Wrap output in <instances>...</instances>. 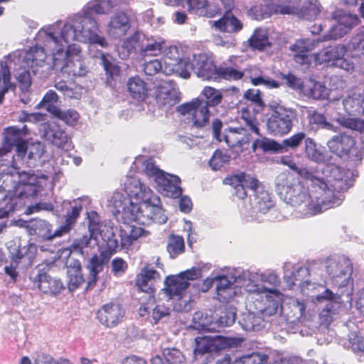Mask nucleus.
<instances>
[{"instance_id":"obj_10","label":"nucleus","mask_w":364,"mask_h":364,"mask_svg":"<svg viewBox=\"0 0 364 364\" xmlns=\"http://www.w3.org/2000/svg\"><path fill=\"white\" fill-rule=\"evenodd\" d=\"M36 249L35 247H23L17 250L16 254L12 255L10 266H6L4 271L13 280H16L18 276L16 267L19 264L23 266H30L33 264L36 257Z\"/></svg>"},{"instance_id":"obj_36","label":"nucleus","mask_w":364,"mask_h":364,"mask_svg":"<svg viewBox=\"0 0 364 364\" xmlns=\"http://www.w3.org/2000/svg\"><path fill=\"white\" fill-rule=\"evenodd\" d=\"M166 250L171 258H176L185 251V242L182 236L171 234L169 235Z\"/></svg>"},{"instance_id":"obj_2","label":"nucleus","mask_w":364,"mask_h":364,"mask_svg":"<svg viewBox=\"0 0 364 364\" xmlns=\"http://www.w3.org/2000/svg\"><path fill=\"white\" fill-rule=\"evenodd\" d=\"M16 154L13 156L11 167L13 171L11 175L17 174L18 181L14 187L13 196L18 198H34L38 192L43 189L42 180L46 181L48 177L41 174L37 176L33 173L21 171V166L23 164L24 158L28 152V143L26 140L16 144Z\"/></svg>"},{"instance_id":"obj_31","label":"nucleus","mask_w":364,"mask_h":364,"mask_svg":"<svg viewBox=\"0 0 364 364\" xmlns=\"http://www.w3.org/2000/svg\"><path fill=\"white\" fill-rule=\"evenodd\" d=\"M216 284L217 299L220 302H226L232 296V283L227 276L223 275L214 279Z\"/></svg>"},{"instance_id":"obj_13","label":"nucleus","mask_w":364,"mask_h":364,"mask_svg":"<svg viewBox=\"0 0 364 364\" xmlns=\"http://www.w3.org/2000/svg\"><path fill=\"white\" fill-rule=\"evenodd\" d=\"M181 178L176 175L164 173L156 182L157 190L164 196L178 198L182 195Z\"/></svg>"},{"instance_id":"obj_8","label":"nucleus","mask_w":364,"mask_h":364,"mask_svg":"<svg viewBox=\"0 0 364 364\" xmlns=\"http://www.w3.org/2000/svg\"><path fill=\"white\" fill-rule=\"evenodd\" d=\"M326 269L332 284L339 288L348 284L353 272V264L348 258L338 257L328 260Z\"/></svg>"},{"instance_id":"obj_55","label":"nucleus","mask_w":364,"mask_h":364,"mask_svg":"<svg viewBox=\"0 0 364 364\" xmlns=\"http://www.w3.org/2000/svg\"><path fill=\"white\" fill-rule=\"evenodd\" d=\"M128 269L127 262L122 257H115L111 262V272L116 277H122Z\"/></svg>"},{"instance_id":"obj_21","label":"nucleus","mask_w":364,"mask_h":364,"mask_svg":"<svg viewBox=\"0 0 364 364\" xmlns=\"http://www.w3.org/2000/svg\"><path fill=\"white\" fill-rule=\"evenodd\" d=\"M224 140L230 147H242L252 140L248 130L242 127H230L224 135Z\"/></svg>"},{"instance_id":"obj_33","label":"nucleus","mask_w":364,"mask_h":364,"mask_svg":"<svg viewBox=\"0 0 364 364\" xmlns=\"http://www.w3.org/2000/svg\"><path fill=\"white\" fill-rule=\"evenodd\" d=\"M254 197L255 206L259 213H265L274 205L272 197L264 186L254 193Z\"/></svg>"},{"instance_id":"obj_24","label":"nucleus","mask_w":364,"mask_h":364,"mask_svg":"<svg viewBox=\"0 0 364 364\" xmlns=\"http://www.w3.org/2000/svg\"><path fill=\"white\" fill-rule=\"evenodd\" d=\"M343 105L348 115L360 116L364 114V95L353 92L343 99Z\"/></svg>"},{"instance_id":"obj_59","label":"nucleus","mask_w":364,"mask_h":364,"mask_svg":"<svg viewBox=\"0 0 364 364\" xmlns=\"http://www.w3.org/2000/svg\"><path fill=\"white\" fill-rule=\"evenodd\" d=\"M106 13L104 7L100 3H95L88 5L84 10V16L82 19H89L92 21H96L93 18L95 14H105Z\"/></svg>"},{"instance_id":"obj_14","label":"nucleus","mask_w":364,"mask_h":364,"mask_svg":"<svg viewBox=\"0 0 364 364\" xmlns=\"http://www.w3.org/2000/svg\"><path fill=\"white\" fill-rule=\"evenodd\" d=\"M346 48L343 45L329 46L327 48L318 52L315 55V59L319 63L337 64L338 61H341L340 65L343 67V63H346L343 59L346 53Z\"/></svg>"},{"instance_id":"obj_35","label":"nucleus","mask_w":364,"mask_h":364,"mask_svg":"<svg viewBox=\"0 0 364 364\" xmlns=\"http://www.w3.org/2000/svg\"><path fill=\"white\" fill-rule=\"evenodd\" d=\"M250 47L252 50H263L270 47L272 43L269 41L268 35L260 29H257L248 39Z\"/></svg>"},{"instance_id":"obj_18","label":"nucleus","mask_w":364,"mask_h":364,"mask_svg":"<svg viewBox=\"0 0 364 364\" xmlns=\"http://www.w3.org/2000/svg\"><path fill=\"white\" fill-rule=\"evenodd\" d=\"M194 70L193 63L188 58L183 56L175 63H169L168 66H164L163 73L166 75H174L183 79H188Z\"/></svg>"},{"instance_id":"obj_25","label":"nucleus","mask_w":364,"mask_h":364,"mask_svg":"<svg viewBox=\"0 0 364 364\" xmlns=\"http://www.w3.org/2000/svg\"><path fill=\"white\" fill-rule=\"evenodd\" d=\"M360 22L356 15L348 14L343 16L340 23L333 27L330 31L328 39H337L346 33L353 26H357Z\"/></svg>"},{"instance_id":"obj_17","label":"nucleus","mask_w":364,"mask_h":364,"mask_svg":"<svg viewBox=\"0 0 364 364\" xmlns=\"http://www.w3.org/2000/svg\"><path fill=\"white\" fill-rule=\"evenodd\" d=\"M194 66L196 73L199 77L207 80L218 79V67L205 55H199L196 58Z\"/></svg>"},{"instance_id":"obj_44","label":"nucleus","mask_w":364,"mask_h":364,"mask_svg":"<svg viewBox=\"0 0 364 364\" xmlns=\"http://www.w3.org/2000/svg\"><path fill=\"white\" fill-rule=\"evenodd\" d=\"M306 138V134L303 132H300L284 139L282 141L284 151L297 149L302 144L303 141L305 142Z\"/></svg>"},{"instance_id":"obj_16","label":"nucleus","mask_w":364,"mask_h":364,"mask_svg":"<svg viewBox=\"0 0 364 364\" xmlns=\"http://www.w3.org/2000/svg\"><path fill=\"white\" fill-rule=\"evenodd\" d=\"M212 26L223 33H235L242 29L243 23L229 9L220 18L213 21Z\"/></svg>"},{"instance_id":"obj_6","label":"nucleus","mask_w":364,"mask_h":364,"mask_svg":"<svg viewBox=\"0 0 364 364\" xmlns=\"http://www.w3.org/2000/svg\"><path fill=\"white\" fill-rule=\"evenodd\" d=\"M88 230L91 236L95 239L100 236L107 250L109 253H114L119 249L118 240L113 231V228L105 225L102 228L100 216L95 210L87 213Z\"/></svg>"},{"instance_id":"obj_20","label":"nucleus","mask_w":364,"mask_h":364,"mask_svg":"<svg viewBox=\"0 0 364 364\" xmlns=\"http://www.w3.org/2000/svg\"><path fill=\"white\" fill-rule=\"evenodd\" d=\"M81 29L80 33L87 38L92 44H97L103 48L108 46V43L104 36L97 34L98 23L89 19H81Z\"/></svg>"},{"instance_id":"obj_26","label":"nucleus","mask_w":364,"mask_h":364,"mask_svg":"<svg viewBox=\"0 0 364 364\" xmlns=\"http://www.w3.org/2000/svg\"><path fill=\"white\" fill-rule=\"evenodd\" d=\"M165 43L166 41L162 38L147 37L145 35L142 50H141V56L144 58L160 55L165 48Z\"/></svg>"},{"instance_id":"obj_38","label":"nucleus","mask_w":364,"mask_h":364,"mask_svg":"<svg viewBox=\"0 0 364 364\" xmlns=\"http://www.w3.org/2000/svg\"><path fill=\"white\" fill-rule=\"evenodd\" d=\"M201 95L203 96L204 102L209 107H215L222 102L223 96L219 90L210 86H205L202 90Z\"/></svg>"},{"instance_id":"obj_62","label":"nucleus","mask_w":364,"mask_h":364,"mask_svg":"<svg viewBox=\"0 0 364 364\" xmlns=\"http://www.w3.org/2000/svg\"><path fill=\"white\" fill-rule=\"evenodd\" d=\"M143 70L146 75L153 76L160 71L163 72L164 68L160 60L154 59L146 62L144 64Z\"/></svg>"},{"instance_id":"obj_15","label":"nucleus","mask_w":364,"mask_h":364,"mask_svg":"<svg viewBox=\"0 0 364 364\" xmlns=\"http://www.w3.org/2000/svg\"><path fill=\"white\" fill-rule=\"evenodd\" d=\"M327 146L332 153L339 156H347L355 148V141L349 135L340 134L328 140Z\"/></svg>"},{"instance_id":"obj_50","label":"nucleus","mask_w":364,"mask_h":364,"mask_svg":"<svg viewBox=\"0 0 364 364\" xmlns=\"http://www.w3.org/2000/svg\"><path fill=\"white\" fill-rule=\"evenodd\" d=\"M54 114L58 119L64 121L67 124L71 126H75L80 118L78 112L72 109L66 111H62L60 109H55Z\"/></svg>"},{"instance_id":"obj_28","label":"nucleus","mask_w":364,"mask_h":364,"mask_svg":"<svg viewBox=\"0 0 364 364\" xmlns=\"http://www.w3.org/2000/svg\"><path fill=\"white\" fill-rule=\"evenodd\" d=\"M45 137L58 147L63 146L68 141V135L60 127L54 123L47 124L44 131Z\"/></svg>"},{"instance_id":"obj_56","label":"nucleus","mask_w":364,"mask_h":364,"mask_svg":"<svg viewBox=\"0 0 364 364\" xmlns=\"http://www.w3.org/2000/svg\"><path fill=\"white\" fill-rule=\"evenodd\" d=\"M229 156L220 150H216L209 161V164L213 170H219L229 161Z\"/></svg>"},{"instance_id":"obj_4","label":"nucleus","mask_w":364,"mask_h":364,"mask_svg":"<svg viewBox=\"0 0 364 364\" xmlns=\"http://www.w3.org/2000/svg\"><path fill=\"white\" fill-rule=\"evenodd\" d=\"M268 108L270 112L267 119L268 132L279 136L288 134L292 129L296 111L275 102L269 103Z\"/></svg>"},{"instance_id":"obj_47","label":"nucleus","mask_w":364,"mask_h":364,"mask_svg":"<svg viewBox=\"0 0 364 364\" xmlns=\"http://www.w3.org/2000/svg\"><path fill=\"white\" fill-rule=\"evenodd\" d=\"M181 100L179 93L173 90H168L164 94H161L158 96V103L168 108L172 107L178 104Z\"/></svg>"},{"instance_id":"obj_48","label":"nucleus","mask_w":364,"mask_h":364,"mask_svg":"<svg viewBox=\"0 0 364 364\" xmlns=\"http://www.w3.org/2000/svg\"><path fill=\"white\" fill-rule=\"evenodd\" d=\"M183 56V51L178 46H165L164 51V66H168L169 63H175Z\"/></svg>"},{"instance_id":"obj_57","label":"nucleus","mask_w":364,"mask_h":364,"mask_svg":"<svg viewBox=\"0 0 364 364\" xmlns=\"http://www.w3.org/2000/svg\"><path fill=\"white\" fill-rule=\"evenodd\" d=\"M69 280L68 283V289L70 291L79 288L85 282L80 269H74L73 272H68Z\"/></svg>"},{"instance_id":"obj_37","label":"nucleus","mask_w":364,"mask_h":364,"mask_svg":"<svg viewBox=\"0 0 364 364\" xmlns=\"http://www.w3.org/2000/svg\"><path fill=\"white\" fill-rule=\"evenodd\" d=\"M4 135V144L7 145L11 150L16 144L26 140L20 132V128L16 126L5 128Z\"/></svg>"},{"instance_id":"obj_41","label":"nucleus","mask_w":364,"mask_h":364,"mask_svg":"<svg viewBox=\"0 0 364 364\" xmlns=\"http://www.w3.org/2000/svg\"><path fill=\"white\" fill-rule=\"evenodd\" d=\"M285 191V198L293 205H300L306 198V194L302 192L301 186L291 185L283 188Z\"/></svg>"},{"instance_id":"obj_51","label":"nucleus","mask_w":364,"mask_h":364,"mask_svg":"<svg viewBox=\"0 0 364 364\" xmlns=\"http://www.w3.org/2000/svg\"><path fill=\"white\" fill-rule=\"evenodd\" d=\"M92 237H93L90 235L86 234L80 237L75 239L68 247V250L70 252L83 255V250L89 246Z\"/></svg>"},{"instance_id":"obj_54","label":"nucleus","mask_w":364,"mask_h":364,"mask_svg":"<svg viewBox=\"0 0 364 364\" xmlns=\"http://www.w3.org/2000/svg\"><path fill=\"white\" fill-rule=\"evenodd\" d=\"M80 29V22L79 25L65 26L61 31V38L66 43H70L71 41L77 39V32L80 33L79 30Z\"/></svg>"},{"instance_id":"obj_11","label":"nucleus","mask_w":364,"mask_h":364,"mask_svg":"<svg viewBox=\"0 0 364 364\" xmlns=\"http://www.w3.org/2000/svg\"><path fill=\"white\" fill-rule=\"evenodd\" d=\"M31 279L33 284L46 294L57 295L65 289V287L60 279L52 277L42 270H39L38 274L33 277H31Z\"/></svg>"},{"instance_id":"obj_64","label":"nucleus","mask_w":364,"mask_h":364,"mask_svg":"<svg viewBox=\"0 0 364 364\" xmlns=\"http://www.w3.org/2000/svg\"><path fill=\"white\" fill-rule=\"evenodd\" d=\"M28 147V159H40L45 153L44 145L40 141L31 143Z\"/></svg>"},{"instance_id":"obj_61","label":"nucleus","mask_w":364,"mask_h":364,"mask_svg":"<svg viewBox=\"0 0 364 364\" xmlns=\"http://www.w3.org/2000/svg\"><path fill=\"white\" fill-rule=\"evenodd\" d=\"M82 210V205L80 201H74L73 205L71 207L70 211L68 212L65 215V220L67 222L73 225V226L77 223V219L80 217V213Z\"/></svg>"},{"instance_id":"obj_7","label":"nucleus","mask_w":364,"mask_h":364,"mask_svg":"<svg viewBox=\"0 0 364 364\" xmlns=\"http://www.w3.org/2000/svg\"><path fill=\"white\" fill-rule=\"evenodd\" d=\"M204 99L196 97L188 102L183 103L176 107V111L181 115H191L193 127L201 129L205 127L210 120V112Z\"/></svg>"},{"instance_id":"obj_30","label":"nucleus","mask_w":364,"mask_h":364,"mask_svg":"<svg viewBox=\"0 0 364 364\" xmlns=\"http://www.w3.org/2000/svg\"><path fill=\"white\" fill-rule=\"evenodd\" d=\"M47 58V54L43 47L35 46L31 47L26 52L24 59L26 65L33 68L41 66Z\"/></svg>"},{"instance_id":"obj_1","label":"nucleus","mask_w":364,"mask_h":364,"mask_svg":"<svg viewBox=\"0 0 364 364\" xmlns=\"http://www.w3.org/2000/svg\"><path fill=\"white\" fill-rule=\"evenodd\" d=\"M124 190L131 198L139 203H131L128 207L131 215L129 217L130 220L141 225L166 223L167 217L162 208L160 198L140 179L135 177L128 178L124 184Z\"/></svg>"},{"instance_id":"obj_58","label":"nucleus","mask_w":364,"mask_h":364,"mask_svg":"<svg viewBox=\"0 0 364 364\" xmlns=\"http://www.w3.org/2000/svg\"><path fill=\"white\" fill-rule=\"evenodd\" d=\"M316 300L318 302L328 301H330L329 303H332L333 305L339 306L341 304V296L338 294H334L329 289H326L322 292V294L316 296Z\"/></svg>"},{"instance_id":"obj_42","label":"nucleus","mask_w":364,"mask_h":364,"mask_svg":"<svg viewBox=\"0 0 364 364\" xmlns=\"http://www.w3.org/2000/svg\"><path fill=\"white\" fill-rule=\"evenodd\" d=\"M244 77V72L233 67L220 66L218 70V79H223L229 81H237Z\"/></svg>"},{"instance_id":"obj_29","label":"nucleus","mask_w":364,"mask_h":364,"mask_svg":"<svg viewBox=\"0 0 364 364\" xmlns=\"http://www.w3.org/2000/svg\"><path fill=\"white\" fill-rule=\"evenodd\" d=\"M127 229L120 230L121 249H128L133 242L144 233V230L136 225H127Z\"/></svg>"},{"instance_id":"obj_45","label":"nucleus","mask_w":364,"mask_h":364,"mask_svg":"<svg viewBox=\"0 0 364 364\" xmlns=\"http://www.w3.org/2000/svg\"><path fill=\"white\" fill-rule=\"evenodd\" d=\"M162 355L167 364H186L185 356L176 348L164 349Z\"/></svg>"},{"instance_id":"obj_63","label":"nucleus","mask_w":364,"mask_h":364,"mask_svg":"<svg viewBox=\"0 0 364 364\" xmlns=\"http://www.w3.org/2000/svg\"><path fill=\"white\" fill-rule=\"evenodd\" d=\"M15 210V203L12 198H0V218L7 217Z\"/></svg>"},{"instance_id":"obj_40","label":"nucleus","mask_w":364,"mask_h":364,"mask_svg":"<svg viewBox=\"0 0 364 364\" xmlns=\"http://www.w3.org/2000/svg\"><path fill=\"white\" fill-rule=\"evenodd\" d=\"M305 154L306 156L311 161L317 163L324 160L323 152L317 147L316 143L312 138L307 137L305 139Z\"/></svg>"},{"instance_id":"obj_5","label":"nucleus","mask_w":364,"mask_h":364,"mask_svg":"<svg viewBox=\"0 0 364 364\" xmlns=\"http://www.w3.org/2000/svg\"><path fill=\"white\" fill-rule=\"evenodd\" d=\"M157 279H160L159 272L154 268L149 267L148 264L144 266L136 277L135 285L138 291L146 293L148 295L147 302L143 303L139 309L141 316L148 315L149 309L155 304V289L152 282Z\"/></svg>"},{"instance_id":"obj_22","label":"nucleus","mask_w":364,"mask_h":364,"mask_svg":"<svg viewBox=\"0 0 364 364\" xmlns=\"http://www.w3.org/2000/svg\"><path fill=\"white\" fill-rule=\"evenodd\" d=\"M189 285L190 283L181 276L172 275L166 278L164 291L170 299L176 296L181 299Z\"/></svg>"},{"instance_id":"obj_43","label":"nucleus","mask_w":364,"mask_h":364,"mask_svg":"<svg viewBox=\"0 0 364 364\" xmlns=\"http://www.w3.org/2000/svg\"><path fill=\"white\" fill-rule=\"evenodd\" d=\"M100 59L107 79H112L114 77L119 75L120 68L112 60L110 56L102 53Z\"/></svg>"},{"instance_id":"obj_60","label":"nucleus","mask_w":364,"mask_h":364,"mask_svg":"<svg viewBox=\"0 0 364 364\" xmlns=\"http://www.w3.org/2000/svg\"><path fill=\"white\" fill-rule=\"evenodd\" d=\"M265 282L269 283L272 288H267L265 287H262L261 289H259V292H269L272 294H274L276 296H278L279 294V291L276 289L275 288L279 284V279L274 273H270L265 277L264 280Z\"/></svg>"},{"instance_id":"obj_32","label":"nucleus","mask_w":364,"mask_h":364,"mask_svg":"<svg viewBox=\"0 0 364 364\" xmlns=\"http://www.w3.org/2000/svg\"><path fill=\"white\" fill-rule=\"evenodd\" d=\"M145 35L139 31H135L132 35L127 38L122 44V48L127 51V55L134 53L141 56L142 43H144Z\"/></svg>"},{"instance_id":"obj_52","label":"nucleus","mask_w":364,"mask_h":364,"mask_svg":"<svg viewBox=\"0 0 364 364\" xmlns=\"http://www.w3.org/2000/svg\"><path fill=\"white\" fill-rule=\"evenodd\" d=\"M143 172L148 177L154 178L155 182L158 177L160 178L165 172L159 168L151 159H148L143 162Z\"/></svg>"},{"instance_id":"obj_53","label":"nucleus","mask_w":364,"mask_h":364,"mask_svg":"<svg viewBox=\"0 0 364 364\" xmlns=\"http://www.w3.org/2000/svg\"><path fill=\"white\" fill-rule=\"evenodd\" d=\"M336 306L332 303H328L319 314L321 324L328 326L333 322V316L336 314Z\"/></svg>"},{"instance_id":"obj_27","label":"nucleus","mask_w":364,"mask_h":364,"mask_svg":"<svg viewBox=\"0 0 364 364\" xmlns=\"http://www.w3.org/2000/svg\"><path fill=\"white\" fill-rule=\"evenodd\" d=\"M127 85L128 91L133 99L140 102L144 100L147 97V85L138 75L130 77Z\"/></svg>"},{"instance_id":"obj_9","label":"nucleus","mask_w":364,"mask_h":364,"mask_svg":"<svg viewBox=\"0 0 364 364\" xmlns=\"http://www.w3.org/2000/svg\"><path fill=\"white\" fill-rule=\"evenodd\" d=\"M321 191L316 197L311 199L307 205L308 213L311 215L319 214L328 209L336 208L341 204V200L334 193L326 186L318 184Z\"/></svg>"},{"instance_id":"obj_49","label":"nucleus","mask_w":364,"mask_h":364,"mask_svg":"<svg viewBox=\"0 0 364 364\" xmlns=\"http://www.w3.org/2000/svg\"><path fill=\"white\" fill-rule=\"evenodd\" d=\"M268 359L269 356L267 354L256 352L241 357L233 364H265Z\"/></svg>"},{"instance_id":"obj_39","label":"nucleus","mask_w":364,"mask_h":364,"mask_svg":"<svg viewBox=\"0 0 364 364\" xmlns=\"http://www.w3.org/2000/svg\"><path fill=\"white\" fill-rule=\"evenodd\" d=\"M240 114L241 119L245 122L246 126L248 127L249 131H251L257 136H260L259 124L255 114L245 106L240 108Z\"/></svg>"},{"instance_id":"obj_23","label":"nucleus","mask_w":364,"mask_h":364,"mask_svg":"<svg viewBox=\"0 0 364 364\" xmlns=\"http://www.w3.org/2000/svg\"><path fill=\"white\" fill-rule=\"evenodd\" d=\"M131 27L128 16L124 12L117 13L110 20L108 32L114 38L124 36Z\"/></svg>"},{"instance_id":"obj_46","label":"nucleus","mask_w":364,"mask_h":364,"mask_svg":"<svg viewBox=\"0 0 364 364\" xmlns=\"http://www.w3.org/2000/svg\"><path fill=\"white\" fill-rule=\"evenodd\" d=\"M309 122L311 124H316L321 128L327 129L334 132H337V127H335L332 124L328 122L326 116L316 111H314L308 117Z\"/></svg>"},{"instance_id":"obj_3","label":"nucleus","mask_w":364,"mask_h":364,"mask_svg":"<svg viewBox=\"0 0 364 364\" xmlns=\"http://www.w3.org/2000/svg\"><path fill=\"white\" fill-rule=\"evenodd\" d=\"M53 67L73 77H85L89 72L80 47L74 43L69 44L65 51L59 49L53 53Z\"/></svg>"},{"instance_id":"obj_19","label":"nucleus","mask_w":364,"mask_h":364,"mask_svg":"<svg viewBox=\"0 0 364 364\" xmlns=\"http://www.w3.org/2000/svg\"><path fill=\"white\" fill-rule=\"evenodd\" d=\"M230 346L229 341L223 336L203 337L197 342L196 350L203 355L207 353L218 352Z\"/></svg>"},{"instance_id":"obj_12","label":"nucleus","mask_w":364,"mask_h":364,"mask_svg":"<svg viewBox=\"0 0 364 364\" xmlns=\"http://www.w3.org/2000/svg\"><path fill=\"white\" fill-rule=\"evenodd\" d=\"M124 311L119 304L108 303L103 305L97 312L99 321L106 327L116 326L122 321Z\"/></svg>"},{"instance_id":"obj_34","label":"nucleus","mask_w":364,"mask_h":364,"mask_svg":"<svg viewBox=\"0 0 364 364\" xmlns=\"http://www.w3.org/2000/svg\"><path fill=\"white\" fill-rule=\"evenodd\" d=\"M291 50L295 53L294 60L301 65H309L311 63L310 49L304 40L296 41L291 46Z\"/></svg>"}]
</instances>
